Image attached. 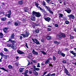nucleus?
<instances>
[{
	"label": "nucleus",
	"mask_w": 76,
	"mask_h": 76,
	"mask_svg": "<svg viewBox=\"0 0 76 76\" xmlns=\"http://www.w3.org/2000/svg\"><path fill=\"white\" fill-rule=\"evenodd\" d=\"M40 10H41V12H44V10L42 9H41Z\"/></svg>",
	"instance_id": "052dcab7"
},
{
	"label": "nucleus",
	"mask_w": 76,
	"mask_h": 76,
	"mask_svg": "<svg viewBox=\"0 0 76 76\" xmlns=\"http://www.w3.org/2000/svg\"><path fill=\"white\" fill-rule=\"evenodd\" d=\"M11 16V14H6L5 15V16H7V17H8V18H10V16Z\"/></svg>",
	"instance_id": "a878e982"
},
{
	"label": "nucleus",
	"mask_w": 76,
	"mask_h": 76,
	"mask_svg": "<svg viewBox=\"0 0 76 76\" xmlns=\"http://www.w3.org/2000/svg\"><path fill=\"white\" fill-rule=\"evenodd\" d=\"M55 26L57 28H58V25L57 24H56L55 25Z\"/></svg>",
	"instance_id": "864d4df0"
},
{
	"label": "nucleus",
	"mask_w": 76,
	"mask_h": 76,
	"mask_svg": "<svg viewBox=\"0 0 76 76\" xmlns=\"http://www.w3.org/2000/svg\"><path fill=\"white\" fill-rule=\"evenodd\" d=\"M7 29H8V28L4 27V28H3V31L5 33H7Z\"/></svg>",
	"instance_id": "4468645a"
},
{
	"label": "nucleus",
	"mask_w": 76,
	"mask_h": 76,
	"mask_svg": "<svg viewBox=\"0 0 76 76\" xmlns=\"http://www.w3.org/2000/svg\"><path fill=\"white\" fill-rule=\"evenodd\" d=\"M14 37H15V35H14V34H13L11 35V38H10L9 39H12L13 38H14Z\"/></svg>",
	"instance_id": "393cba45"
},
{
	"label": "nucleus",
	"mask_w": 76,
	"mask_h": 76,
	"mask_svg": "<svg viewBox=\"0 0 76 76\" xmlns=\"http://www.w3.org/2000/svg\"><path fill=\"white\" fill-rule=\"evenodd\" d=\"M34 74L35 75H36V76H38V73L37 72H34Z\"/></svg>",
	"instance_id": "473e14b6"
},
{
	"label": "nucleus",
	"mask_w": 76,
	"mask_h": 76,
	"mask_svg": "<svg viewBox=\"0 0 76 76\" xmlns=\"http://www.w3.org/2000/svg\"><path fill=\"white\" fill-rule=\"evenodd\" d=\"M69 36H70V38L71 39H74V37H73V36H71V35H70Z\"/></svg>",
	"instance_id": "49530a36"
},
{
	"label": "nucleus",
	"mask_w": 76,
	"mask_h": 76,
	"mask_svg": "<svg viewBox=\"0 0 76 76\" xmlns=\"http://www.w3.org/2000/svg\"><path fill=\"white\" fill-rule=\"evenodd\" d=\"M62 53L63 52H61V51H58V54H60V55H61Z\"/></svg>",
	"instance_id": "a19ab883"
},
{
	"label": "nucleus",
	"mask_w": 76,
	"mask_h": 76,
	"mask_svg": "<svg viewBox=\"0 0 76 76\" xmlns=\"http://www.w3.org/2000/svg\"><path fill=\"white\" fill-rule=\"evenodd\" d=\"M54 43H55V44H59V42H57L56 41H54Z\"/></svg>",
	"instance_id": "e433bc0d"
},
{
	"label": "nucleus",
	"mask_w": 76,
	"mask_h": 76,
	"mask_svg": "<svg viewBox=\"0 0 76 76\" xmlns=\"http://www.w3.org/2000/svg\"><path fill=\"white\" fill-rule=\"evenodd\" d=\"M9 41L12 42V44H8L7 45V47H11V48L14 49V50H16V47L14 45V44L16 43V41L15 40H12L11 39H9V41L7 42H9Z\"/></svg>",
	"instance_id": "f257e3e1"
},
{
	"label": "nucleus",
	"mask_w": 76,
	"mask_h": 76,
	"mask_svg": "<svg viewBox=\"0 0 76 76\" xmlns=\"http://www.w3.org/2000/svg\"><path fill=\"white\" fill-rule=\"evenodd\" d=\"M33 68H34V69H35L36 68V66H35V65H33Z\"/></svg>",
	"instance_id": "0e129e2a"
},
{
	"label": "nucleus",
	"mask_w": 76,
	"mask_h": 76,
	"mask_svg": "<svg viewBox=\"0 0 76 76\" xmlns=\"http://www.w3.org/2000/svg\"><path fill=\"white\" fill-rule=\"evenodd\" d=\"M12 67H13V66H12L11 65H9L8 66V68L10 69H12Z\"/></svg>",
	"instance_id": "7c9ffc66"
},
{
	"label": "nucleus",
	"mask_w": 76,
	"mask_h": 76,
	"mask_svg": "<svg viewBox=\"0 0 76 76\" xmlns=\"http://www.w3.org/2000/svg\"><path fill=\"white\" fill-rule=\"evenodd\" d=\"M50 60L47 59L45 62V64H49L50 63Z\"/></svg>",
	"instance_id": "a211bd4d"
},
{
	"label": "nucleus",
	"mask_w": 76,
	"mask_h": 76,
	"mask_svg": "<svg viewBox=\"0 0 76 76\" xmlns=\"http://www.w3.org/2000/svg\"><path fill=\"white\" fill-rule=\"evenodd\" d=\"M33 15H35L36 17L37 18H39L41 16V14L39 12H35V11H33L32 12Z\"/></svg>",
	"instance_id": "f03ea898"
},
{
	"label": "nucleus",
	"mask_w": 76,
	"mask_h": 76,
	"mask_svg": "<svg viewBox=\"0 0 76 76\" xmlns=\"http://www.w3.org/2000/svg\"><path fill=\"white\" fill-rule=\"evenodd\" d=\"M23 70H24V68H20L19 69L20 72L21 73L23 72Z\"/></svg>",
	"instance_id": "f3484780"
},
{
	"label": "nucleus",
	"mask_w": 76,
	"mask_h": 76,
	"mask_svg": "<svg viewBox=\"0 0 76 76\" xmlns=\"http://www.w3.org/2000/svg\"><path fill=\"white\" fill-rule=\"evenodd\" d=\"M64 71L66 75H67L68 76H70V73H69V71H68V70H67L66 68L64 69Z\"/></svg>",
	"instance_id": "423d86ee"
},
{
	"label": "nucleus",
	"mask_w": 76,
	"mask_h": 76,
	"mask_svg": "<svg viewBox=\"0 0 76 76\" xmlns=\"http://www.w3.org/2000/svg\"><path fill=\"white\" fill-rule=\"evenodd\" d=\"M45 8H46V9L47 10H48V11H49L51 9L49 7H47V6H45Z\"/></svg>",
	"instance_id": "dca6fc26"
},
{
	"label": "nucleus",
	"mask_w": 76,
	"mask_h": 76,
	"mask_svg": "<svg viewBox=\"0 0 76 76\" xmlns=\"http://www.w3.org/2000/svg\"><path fill=\"white\" fill-rule=\"evenodd\" d=\"M48 11L50 13H51V14H53V12L51 10V9L50 10H49Z\"/></svg>",
	"instance_id": "4c0bfd02"
},
{
	"label": "nucleus",
	"mask_w": 76,
	"mask_h": 76,
	"mask_svg": "<svg viewBox=\"0 0 76 76\" xmlns=\"http://www.w3.org/2000/svg\"><path fill=\"white\" fill-rule=\"evenodd\" d=\"M60 34L61 35V36L62 38H65V37H66V35L64 33H60Z\"/></svg>",
	"instance_id": "f8f14e48"
},
{
	"label": "nucleus",
	"mask_w": 76,
	"mask_h": 76,
	"mask_svg": "<svg viewBox=\"0 0 76 76\" xmlns=\"http://www.w3.org/2000/svg\"><path fill=\"white\" fill-rule=\"evenodd\" d=\"M32 61L34 63H37V61H35V60H32Z\"/></svg>",
	"instance_id": "5fc2aeb1"
},
{
	"label": "nucleus",
	"mask_w": 76,
	"mask_h": 76,
	"mask_svg": "<svg viewBox=\"0 0 76 76\" xmlns=\"http://www.w3.org/2000/svg\"><path fill=\"white\" fill-rule=\"evenodd\" d=\"M8 57V56L7 55H4V56L3 57L4 58H5V59H7V57Z\"/></svg>",
	"instance_id": "cd10ccee"
},
{
	"label": "nucleus",
	"mask_w": 76,
	"mask_h": 76,
	"mask_svg": "<svg viewBox=\"0 0 76 76\" xmlns=\"http://www.w3.org/2000/svg\"><path fill=\"white\" fill-rule=\"evenodd\" d=\"M35 32L36 33H39V30L37 29L35 30Z\"/></svg>",
	"instance_id": "37998d69"
},
{
	"label": "nucleus",
	"mask_w": 76,
	"mask_h": 76,
	"mask_svg": "<svg viewBox=\"0 0 76 76\" xmlns=\"http://www.w3.org/2000/svg\"><path fill=\"white\" fill-rule=\"evenodd\" d=\"M21 35L26 38V37H28L29 35V33L28 32L26 31L24 34H21Z\"/></svg>",
	"instance_id": "7ed1b4c3"
},
{
	"label": "nucleus",
	"mask_w": 76,
	"mask_h": 76,
	"mask_svg": "<svg viewBox=\"0 0 76 76\" xmlns=\"http://www.w3.org/2000/svg\"><path fill=\"white\" fill-rule=\"evenodd\" d=\"M4 51H6V52L8 51V50L6 48H4Z\"/></svg>",
	"instance_id": "c03bdc74"
},
{
	"label": "nucleus",
	"mask_w": 76,
	"mask_h": 76,
	"mask_svg": "<svg viewBox=\"0 0 76 76\" xmlns=\"http://www.w3.org/2000/svg\"><path fill=\"white\" fill-rule=\"evenodd\" d=\"M64 20H67V18H64Z\"/></svg>",
	"instance_id": "338daca9"
},
{
	"label": "nucleus",
	"mask_w": 76,
	"mask_h": 76,
	"mask_svg": "<svg viewBox=\"0 0 76 76\" xmlns=\"http://www.w3.org/2000/svg\"><path fill=\"white\" fill-rule=\"evenodd\" d=\"M14 25H15V26H18V23L15 22L14 23Z\"/></svg>",
	"instance_id": "8fccbe9b"
},
{
	"label": "nucleus",
	"mask_w": 76,
	"mask_h": 76,
	"mask_svg": "<svg viewBox=\"0 0 76 76\" xmlns=\"http://www.w3.org/2000/svg\"><path fill=\"white\" fill-rule=\"evenodd\" d=\"M62 62L63 63H64V64L66 63V61L65 60H63L62 61Z\"/></svg>",
	"instance_id": "603ef678"
},
{
	"label": "nucleus",
	"mask_w": 76,
	"mask_h": 76,
	"mask_svg": "<svg viewBox=\"0 0 76 76\" xmlns=\"http://www.w3.org/2000/svg\"><path fill=\"white\" fill-rule=\"evenodd\" d=\"M63 57H65V56L66 55L64 53H62L61 54V55Z\"/></svg>",
	"instance_id": "c9c22d12"
},
{
	"label": "nucleus",
	"mask_w": 76,
	"mask_h": 76,
	"mask_svg": "<svg viewBox=\"0 0 76 76\" xmlns=\"http://www.w3.org/2000/svg\"><path fill=\"white\" fill-rule=\"evenodd\" d=\"M48 3H50V1L51 0H45Z\"/></svg>",
	"instance_id": "a18cd8bd"
},
{
	"label": "nucleus",
	"mask_w": 76,
	"mask_h": 76,
	"mask_svg": "<svg viewBox=\"0 0 76 76\" xmlns=\"http://www.w3.org/2000/svg\"><path fill=\"white\" fill-rule=\"evenodd\" d=\"M39 64H39V63H38L37 64V67H40V66H39Z\"/></svg>",
	"instance_id": "09e8293b"
},
{
	"label": "nucleus",
	"mask_w": 76,
	"mask_h": 76,
	"mask_svg": "<svg viewBox=\"0 0 76 76\" xmlns=\"http://www.w3.org/2000/svg\"><path fill=\"white\" fill-rule=\"evenodd\" d=\"M32 53L33 54H34V55H36V56H38L39 55L38 54V52L35 51L34 49H33L32 50Z\"/></svg>",
	"instance_id": "6e6552de"
},
{
	"label": "nucleus",
	"mask_w": 76,
	"mask_h": 76,
	"mask_svg": "<svg viewBox=\"0 0 76 76\" xmlns=\"http://www.w3.org/2000/svg\"><path fill=\"white\" fill-rule=\"evenodd\" d=\"M28 64L27 65V66H29V64H30V61L29 60H28Z\"/></svg>",
	"instance_id": "680f3d73"
},
{
	"label": "nucleus",
	"mask_w": 76,
	"mask_h": 76,
	"mask_svg": "<svg viewBox=\"0 0 76 76\" xmlns=\"http://www.w3.org/2000/svg\"><path fill=\"white\" fill-rule=\"evenodd\" d=\"M51 76H56V74L55 73H53L52 74H51Z\"/></svg>",
	"instance_id": "6e6d98bb"
},
{
	"label": "nucleus",
	"mask_w": 76,
	"mask_h": 76,
	"mask_svg": "<svg viewBox=\"0 0 76 76\" xmlns=\"http://www.w3.org/2000/svg\"><path fill=\"white\" fill-rule=\"evenodd\" d=\"M65 12H66L70 14L72 12V10L69 8H67L66 10H64Z\"/></svg>",
	"instance_id": "0eeeda50"
},
{
	"label": "nucleus",
	"mask_w": 76,
	"mask_h": 76,
	"mask_svg": "<svg viewBox=\"0 0 76 76\" xmlns=\"http://www.w3.org/2000/svg\"><path fill=\"white\" fill-rule=\"evenodd\" d=\"M20 1H19V4H23V0H20Z\"/></svg>",
	"instance_id": "c756f323"
},
{
	"label": "nucleus",
	"mask_w": 76,
	"mask_h": 76,
	"mask_svg": "<svg viewBox=\"0 0 76 76\" xmlns=\"http://www.w3.org/2000/svg\"><path fill=\"white\" fill-rule=\"evenodd\" d=\"M0 55H1L2 57H4V55L3 54V53L2 52L0 53Z\"/></svg>",
	"instance_id": "72a5a7b5"
},
{
	"label": "nucleus",
	"mask_w": 76,
	"mask_h": 76,
	"mask_svg": "<svg viewBox=\"0 0 76 76\" xmlns=\"http://www.w3.org/2000/svg\"><path fill=\"white\" fill-rule=\"evenodd\" d=\"M41 53H42V54H44V55H46V54H47L46 52H45L44 51H41Z\"/></svg>",
	"instance_id": "f704fd0d"
},
{
	"label": "nucleus",
	"mask_w": 76,
	"mask_h": 76,
	"mask_svg": "<svg viewBox=\"0 0 76 76\" xmlns=\"http://www.w3.org/2000/svg\"><path fill=\"white\" fill-rule=\"evenodd\" d=\"M31 20H33V21H35V17L34 15H33V13L32 15L31 16Z\"/></svg>",
	"instance_id": "1a4fd4ad"
},
{
	"label": "nucleus",
	"mask_w": 76,
	"mask_h": 76,
	"mask_svg": "<svg viewBox=\"0 0 76 76\" xmlns=\"http://www.w3.org/2000/svg\"><path fill=\"white\" fill-rule=\"evenodd\" d=\"M42 4L43 6H46V3L45 1H43L42 2Z\"/></svg>",
	"instance_id": "c85d7f7f"
},
{
	"label": "nucleus",
	"mask_w": 76,
	"mask_h": 76,
	"mask_svg": "<svg viewBox=\"0 0 76 76\" xmlns=\"http://www.w3.org/2000/svg\"><path fill=\"white\" fill-rule=\"evenodd\" d=\"M65 23L66 24H68L69 23V21L68 20H66L65 21Z\"/></svg>",
	"instance_id": "ea45409f"
},
{
	"label": "nucleus",
	"mask_w": 76,
	"mask_h": 76,
	"mask_svg": "<svg viewBox=\"0 0 76 76\" xmlns=\"http://www.w3.org/2000/svg\"><path fill=\"white\" fill-rule=\"evenodd\" d=\"M0 69H1L2 70H4V71H5V72H8V70L6 69L4 67L1 68V67H0Z\"/></svg>",
	"instance_id": "aec40b11"
},
{
	"label": "nucleus",
	"mask_w": 76,
	"mask_h": 76,
	"mask_svg": "<svg viewBox=\"0 0 76 76\" xmlns=\"http://www.w3.org/2000/svg\"><path fill=\"white\" fill-rule=\"evenodd\" d=\"M26 47L27 48H29L28 46V44L26 43Z\"/></svg>",
	"instance_id": "3c124183"
},
{
	"label": "nucleus",
	"mask_w": 76,
	"mask_h": 76,
	"mask_svg": "<svg viewBox=\"0 0 76 76\" xmlns=\"http://www.w3.org/2000/svg\"><path fill=\"white\" fill-rule=\"evenodd\" d=\"M4 36V35H3V34L2 33H0V38H2Z\"/></svg>",
	"instance_id": "4be33fe9"
},
{
	"label": "nucleus",
	"mask_w": 76,
	"mask_h": 76,
	"mask_svg": "<svg viewBox=\"0 0 76 76\" xmlns=\"http://www.w3.org/2000/svg\"><path fill=\"white\" fill-rule=\"evenodd\" d=\"M67 17L70 19H75V15L73 14L68 15H67Z\"/></svg>",
	"instance_id": "39448f33"
},
{
	"label": "nucleus",
	"mask_w": 76,
	"mask_h": 76,
	"mask_svg": "<svg viewBox=\"0 0 76 76\" xmlns=\"http://www.w3.org/2000/svg\"><path fill=\"white\" fill-rule=\"evenodd\" d=\"M19 54H24V53L23 52H22L20 50H19Z\"/></svg>",
	"instance_id": "2f4dec72"
},
{
	"label": "nucleus",
	"mask_w": 76,
	"mask_h": 76,
	"mask_svg": "<svg viewBox=\"0 0 76 76\" xmlns=\"http://www.w3.org/2000/svg\"><path fill=\"white\" fill-rule=\"evenodd\" d=\"M47 39L48 40H50L51 39V36H47L46 37Z\"/></svg>",
	"instance_id": "bb28decb"
},
{
	"label": "nucleus",
	"mask_w": 76,
	"mask_h": 76,
	"mask_svg": "<svg viewBox=\"0 0 76 76\" xmlns=\"http://www.w3.org/2000/svg\"><path fill=\"white\" fill-rule=\"evenodd\" d=\"M28 73V70H26L25 71L24 73H22V74H24V75L25 76H29L28 75V74H27V73Z\"/></svg>",
	"instance_id": "9d476101"
},
{
	"label": "nucleus",
	"mask_w": 76,
	"mask_h": 76,
	"mask_svg": "<svg viewBox=\"0 0 76 76\" xmlns=\"http://www.w3.org/2000/svg\"><path fill=\"white\" fill-rule=\"evenodd\" d=\"M59 18H63V15L62 14L59 13Z\"/></svg>",
	"instance_id": "412c9836"
},
{
	"label": "nucleus",
	"mask_w": 76,
	"mask_h": 76,
	"mask_svg": "<svg viewBox=\"0 0 76 76\" xmlns=\"http://www.w3.org/2000/svg\"><path fill=\"white\" fill-rule=\"evenodd\" d=\"M47 30L48 31H51V29L48 28Z\"/></svg>",
	"instance_id": "4d7b16f0"
},
{
	"label": "nucleus",
	"mask_w": 76,
	"mask_h": 76,
	"mask_svg": "<svg viewBox=\"0 0 76 76\" xmlns=\"http://www.w3.org/2000/svg\"><path fill=\"white\" fill-rule=\"evenodd\" d=\"M47 72H48L47 71L44 72V74H43V76H45V75H46V73H47Z\"/></svg>",
	"instance_id": "13d9d810"
},
{
	"label": "nucleus",
	"mask_w": 76,
	"mask_h": 76,
	"mask_svg": "<svg viewBox=\"0 0 76 76\" xmlns=\"http://www.w3.org/2000/svg\"><path fill=\"white\" fill-rule=\"evenodd\" d=\"M8 24H11L12 23V22L10 21H8Z\"/></svg>",
	"instance_id": "69168bd1"
},
{
	"label": "nucleus",
	"mask_w": 76,
	"mask_h": 76,
	"mask_svg": "<svg viewBox=\"0 0 76 76\" xmlns=\"http://www.w3.org/2000/svg\"><path fill=\"white\" fill-rule=\"evenodd\" d=\"M70 53L74 55L75 57H76V53L74 52L73 51H71Z\"/></svg>",
	"instance_id": "2eb2a0df"
},
{
	"label": "nucleus",
	"mask_w": 76,
	"mask_h": 76,
	"mask_svg": "<svg viewBox=\"0 0 76 76\" xmlns=\"http://www.w3.org/2000/svg\"><path fill=\"white\" fill-rule=\"evenodd\" d=\"M8 14H10V15H11V14H12V11H11V10H10L8 11Z\"/></svg>",
	"instance_id": "79ce46f5"
},
{
	"label": "nucleus",
	"mask_w": 76,
	"mask_h": 76,
	"mask_svg": "<svg viewBox=\"0 0 76 76\" xmlns=\"http://www.w3.org/2000/svg\"><path fill=\"white\" fill-rule=\"evenodd\" d=\"M32 40L34 42H35L37 45H38L39 44H40V43H39V42L38 41L37 39H32Z\"/></svg>",
	"instance_id": "20e7f679"
},
{
	"label": "nucleus",
	"mask_w": 76,
	"mask_h": 76,
	"mask_svg": "<svg viewBox=\"0 0 76 76\" xmlns=\"http://www.w3.org/2000/svg\"><path fill=\"white\" fill-rule=\"evenodd\" d=\"M35 70H37V71H39V68H36L35 69Z\"/></svg>",
	"instance_id": "de8ad7c7"
},
{
	"label": "nucleus",
	"mask_w": 76,
	"mask_h": 76,
	"mask_svg": "<svg viewBox=\"0 0 76 76\" xmlns=\"http://www.w3.org/2000/svg\"><path fill=\"white\" fill-rule=\"evenodd\" d=\"M7 18L6 17L2 18H1V20H2V21H4V20H6Z\"/></svg>",
	"instance_id": "5701e85b"
},
{
	"label": "nucleus",
	"mask_w": 76,
	"mask_h": 76,
	"mask_svg": "<svg viewBox=\"0 0 76 76\" xmlns=\"http://www.w3.org/2000/svg\"><path fill=\"white\" fill-rule=\"evenodd\" d=\"M35 6H36V7H37V8H39L38 7V6L39 5V4L37 2H35Z\"/></svg>",
	"instance_id": "b1692460"
},
{
	"label": "nucleus",
	"mask_w": 76,
	"mask_h": 76,
	"mask_svg": "<svg viewBox=\"0 0 76 76\" xmlns=\"http://www.w3.org/2000/svg\"><path fill=\"white\" fill-rule=\"evenodd\" d=\"M44 19L46 21H47V22H50V18L49 17L45 18Z\"/></svg>",
	"instance_id": "9b49d317"
},
{
	"label": "nucleus",
	"mask_w": 76,
	"mask_h": 76,
	"mask_svg": "<svg viewBox=\"0 0 76 76\" xmlns=\"http://www.w3.org/2000/svg\"><path fill=\"white\" fill-rule=\"evenodd\" d=\"M24 11L25 12H28L29 11V9L27 8L26 7H25L24 8Z\"/></svg>",
	"instance_id": "6ab92c4d"
},
{
	"label": "nucleus",
	"mask_w": 76,
	"mask_h": 76,
	"mask_svg": "<svg viewBox=\"0 0 76 76\" xmlns=\"http://www.w3.org/2000/svg\"><path fill=\"white\" fill-rule=\"evenodd\" d=\"M49 65L50 66V67H53V65H52V64H49Z\"/></svg>",
	"instance_id": "e2e57ef3"
},
{
	"label": "nucleus",
	"mask_w": 76,
	"mask_h": 76,
	"mask_svg": "<svg viewBox=\"0 0 76 76\" xmlns=\"http://www.w3.org/2000/svg\"><path fill=\"white\" fill-rule=\"evenodd\" d=\"M29 73L30 74H31V73H32V70L29 71H28Z\"/></svg>",
	"instance_id": "bf43d9fd"
},
{
	"label": "nucleus",
	"mask_w": 76,
	"mask_h": 76,
	"mask_svg": "<svg viewBox=\"0 0 76 76\" xmlns=\"http://www.w3.org/2000/svg\"><path fill=\"white\" fill-rule=\"evenodd\" d=\"M53 60L54 61H56V58L54 56H53Z\"/></svg>",
	"instance_id": "58836bf2"
},
{
	"label": "nucleus",
	"mask_w": 76,
	"mask_h": 76,
	"mask_svg": "<svg viewBox=\"0 0 76 76\" xmlns=\"http://www.w3.org/2000/svg\"><path fill=\"white\" fill-rule=\"evenodd\" d=\"M57 38L59 39H61L62 38V37L60 35L58 34L56 36Z\"/></svg>",
	"instance_id": "ddd939ff"
},
{
	"label": "nucleus",
	"mask_w": 76,
	"mask_h": 76,
	"mask_svg": "<svg viewBox=\"0 0 76 76\" xmlns=\"http://www.w3.org/2000/svg\"><path fill=\"white\" fill-rule=\"evenodd\" d=\"M73 64H75V66H76V62L73 63Z\"/></svg>",
	"instance_id": "774afa93"
}]
</instances>
